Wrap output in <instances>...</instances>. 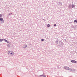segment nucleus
<instances>
[{"mask_svg":"<svg viewBox=\"0 0 77 77\" xmlns=\"http://www.w3.org/2000/svg\"><path fill=\"white\" fill-rule=\"evenodd\" d=\"M64 68L65 69H66V70H69V68L68 67H65Z\"/></svg>","mask_w":77,"mask_h":77,"instance_id":"obj_3","label":"nucleus"},{"mask_svg":"<svg viewBox=\"0 0 77 77\" xmlns=\"http://www.w3.org/2000/svg\"><path fill=\"white\" fill-rule=\"evenodd\" d=\"M7 46L8 47H9V46H10V44H8L7 45Z\"/></svg>","mask_w":77,"mask_h":77,"instance_id":"obj_11","label":"nucleus"},{"mask_svg":"<svg viewBox=\"0 0 77 77\" xmlns=\"http://www.w3.org/2000/svg\"><path fill=\"white\" fill-rule=\"evenodd\" d=\"M3 41V39H0V42Z\"/></svg>","mask_w":77,"mask_h":77,"instance_id":"obj_12","label":"nucleus"},{"mask_svg":"<svg viewBox=\"0 0 77 77\" xmlns=\"http://www.w3.org/2000/svg\"><path fill=\"white\" fill-rule=\"evenodd\" d=\"M23 47L24 48H26L27 47V45H25L23 46Z\"/></svg>","mask_w":77,"mask_h":77,"instance_id":"obj_5","label":"nucleus"},{"mask_svg":"<svg viewBox=\"0 0 77 77\" xmlns=\"http://www.w3.org/2000/svg\"><path fill=\"white\" fill-rule=\"evenodd\" d=\"M74 23H77V20H74Z\"/></svg>","mask_w":77,"mask_h":77,"instance_id":"obj_9","label":"nucleus"},{"mask_svg":"<svg viewBox=\"0 0 77 77\" xmlns=\"http://www.w3.org/2000/svg\"><path fill=\"white\" fill-rule=\"evenodd\" d=\"M2 17V15L0 14V17Z\"/></svg>","mask_w":77,"mask_h":77,"instance_id":"obj_14","label":"nucleus"},{"mask_svg":"<svg viewBox=\"0 0 77 77\" xmlns=\"http://www.w3.org/2000/svg\"><path fill=\"white\" fill-rule=\"evenodd\" d=\"M4 40L5 41V42H7V43H9V42L7 40H6L4 39Z\"/></svg>","mask_w":77,"mask_h":77,"instance_id":"obj_6","label":"nucleus"},{"mask_svg":"<svg viewBox=\"0 0 77 77\" xmlns=\"http://www.w3.org/2000/svg\"><path fill=\"white\" fill-rule=\"evenodd\" d=\"M75 6V5H72V7L74 8Z\"/></svg>","mask_w":77,"mask_h":77,"instance_id":"obj_8","label":"nucleus"},{"mask_svg":"<svg viewBox=\"0 0 77 77\" xmlns=\"http://www.w3.org/2000/svg\"><path fill=\"white\" fill-rule=\"evenodd\" d=\"M11 14H12V13L10 14L9 15H11Z\"/></svg>","mask_w":77,"mask_h":77,"instance_id":"obj_16","label":"nucleus"},{"mask_svg":"<svg viewBox=\"0 0 77 77\" xmlns=\"http://www.w3.org/2000/svg\"><path fill=\"white\" fill-rule=\"evenodd\" d=\"M50 24H48L47 25V27H50Z\"/></svg>","mask_w":77,"mask_h":77,"instance_id":"obj_7","label":"nucleus"},{"mask_svg":"<svg viewBox=\"0 0 77 77\" xmlns=\"http://www.w3.org/2000/svg\"><path fill=\"white\" fill-rule=\"evenodd\" d=\"M0 21H2V23H4V20L2 18L0 17Z\"/></svg>","mask_w":77,"mask_h":77,"instance_id":"obj_2","label":"nucleus"},{"mask_svg":"<svg viewBox=\"0 0 77 77\" xmlns=\"http://www.w3.org/2000/svg\"><path fill=\"white\" fill-rule=\"evenodd\" d=\"M8 53L10 56H13L14 54V52L11 51H9L8 52Z\"/></svg>","mask_w":77,"mask_h":77,"instance_id":"obj_1","label":"nucleus"},{"mask_svg":"<svg viewBox=\"0 0 77 77\" xmlns=\"http://www.w3.org/2000/svg\"><path fill=\"white\" fill-rule=\"evenodd\" d=\"M40 77H46V76L44 75H42V76H41Z\"/></svg>","mask_w":77,"mask_h":77,"instance_id":"obj_10","label":"nucleus"},{"mask_svg":"<svg viewBox=\"0 0 77 77\" xmlns=\"http://www.w3.org/2000/svg\"><path fill=\"white\" fill-rule=\"evenodd\" d=\"M41 40L42 41H44V39H41Z\"/></svg>","mask_w":77,"mask_h":77,"instance_id":"obj_13","label":"nucleus"},{"mask_svg":"<svg viewBox=\"0 0 77 77\" xmlns=\"http://www.w3.org/2000/svg\"><path fill=\"white\" fill-rule=\"evenodd\" d=\"M54 26H56V25L55 24H54Z\"/></svg>","mask_w":77,"mask_h":77,"instance_id":"obj_15","label":"nucleus"},{"mask_svg":"<svg viewBox=\"0 0 77 77\" xmlns=\"http://www.w3.org/2000/svg\"><path fill=\"white\" fill-rule=\"evenodd\" d=\"M71 62L72 63H76L77 62L74 60H71Z\"/></svg>","mask_w":77,"mask_h":77,"instance_id":"obj_4","label":"nucleus"}]
</instances>
